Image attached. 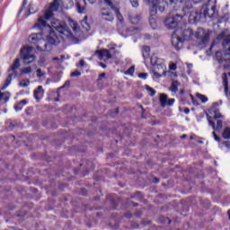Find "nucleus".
<instances>
[{"label":"nucleus","instance_id":"2eb2a0df","mask_svg":"<svg viewBox=\"0 0 230 230\" xmlns=\"http://www.w3.org/2000/svg\"><path fill=\"white\" fill-rule=\"evenodd\" d=\"M95 54L100 60H109V58H112V54H111V51H109V49L97 50Z\"/></svg>","mask_w":230,"mask_h":230},{"label":"nucleus","instance_id":"dca6fc26","mask_svg":"<svg viewBox=\"0 0 230 230\" xmlns=\"http://www.w3.org/2000/svg\"><path fill=\"white\" fill-rule=\"evenodd\" d=\"M42 32H39V33H32L31 36H29V42H31V44H39L40 42V40H43L42 39Z\"/></svg>","mask_w":230,"mask_h":230},{"label":"nucleus","instance_id":"a18cd8bd","mask_svg":"<svg viewBox=\"0 0 230 230\" xmlns=\"http://www.w3.org/2000/svg\"><path fill=\"white\" fill-rule=\"evenodd\" d=\"M105 78V73L99 75L98 80H103Z\"/></svg>","mask_w":230,"mask_h":230},{"label":"nucleus","instance_id":"052dcab7","mask_svg":"<svg viewBox=\"0 0 230 230\" xmlns=\"http://www.w3.org/2000/svg\"><path fill=\"white\" fill-rule=\"evenodd\" d=\"M216 55L218 57V55H220V51L216 52Z\"/></svg>","mask_w":230,"mask_h":230},{"label":"nucleus","instance_id":"4468645a","mask_svg":"<svg viewBox=\"0 0 230 230\" xmlns=\"http://www.w3.org/2000/svg\"><path fill=\"white\" fill-rule=\"evenodd\" d=\"M86 1H88V3H90V4H94L96 0H78L76 2V8H77V13H85V4H86ZM99 3L102 0H98Z\"/></svg>","mask_w":230,"mask_h":230},{"label":"nucleus","instance_id":"f3484780","mask_svg":"<svg viewBox=\"0 0 230 230\" xmlns=\"http://www.w3.org/2000/svg\"><path fill=\"white\" fill-rule=\"evenodd\" d=\"M33 96L35 100L38 102L41 100V98H44V88L42 86H38L36 90H34Z\"/></svg>","mask_w":230,"mask_h":230},{"label":"nucleus","instance_id":"cd10ccee","mask_svg":"<svg viewBox=\"0 0 230 230\" xmlns=\"http://www.w3.org/2000/svg\"><path fill=\"white\" fill-rule=\"evenodd\" d=\"M36 76H38V78H44V76H46V72H42V69L38 68L36 70Z\"/></svg>","mask_w":230,"mask_h":230},{"label":"nucleus","instance_id":"0eeeda50","mask_svg":"<svg viewBox=\"0 0 230 230\" xmlns=\"http://www.w3.org/2000/svg\"><path fill=\"white\" fill-rule=\"evenodd\" d=\"M19 67H21V59L16 58L13 63L11 68L9 69V75L6 78L3 86L1 87V91H4V89H7L10 84H12V78H17V75H19L17 69H19Z\"/></svg>","mask_w":230,"mask_h":230},{"label":"nucleus","instance_id":"393cba45","mask_svg":"<svg viewBox=\"0 0 230 230\" xmlns=\"http://www.w3.org/2000/svg\"><path fill=\"white\" fill-rule=\"evenodd\" d=\"M196 96L200 100L201 103H207L208 100V97L202 93H197Z\"/></svg>","mask_w":230,"mask_h":230},{"label":"nucleus","instance_id":"774afa93","mask_svg":"<svg viewBox=\"0 0 230 230\" xmlns=\"http://www.w3.org/2000/svg\"><path fill=\"white\" fill-rule=\"evenodd\" d=\"M134 206H135V207L137 206V203H135Z\"/></svg>","mask_w":230,"mask_h":230},{"label":"nucleus","instance_id":"f257e3e1","mask_svg":"<svg viewBox=\"0 0 230 230\" xmlns=\"http://www.w3.org/2000/svg\"><path fill=\"white\" fill-rule=\"evenodd\" d=\"M58 1L60 0H54L49 9L42 11L39 15L37 22L34 24V28L37 30H44V28H46L49 33L47 36V41L41 40L36 45L38 51H51L53 49V46L58 44V36H57L55 31L60 33V35L66 37V39H75V36L78 33V23L74 20H68L69 26L73 30V31H71L66 22L53 18V12H57V10H58V6H60Z\"/></svg>","mask_w":230,"mask_h":230},{"label":"nucleus","instance_id":"ddd939ff","mask_svg":"<svg viewBox=\"0 0 230 230\" xmlns=\"http://www.w3.org/2000/svg\"><path fill=\"white\" fill-rule=\"evenodd\" d=\"M106 6H109L116 14L117 19L119 21H123V15H121V13H119V8L116 7L114 5V3H112V0H103Z\"/></svg>","mask_w":230,"mask_h":230},{"label":"nucleus","instance_id":"338daca9","mask_svg":"<svg viewBox=\"0 0 230 230\" xmlns=\"http://www.w3.org/2000/svg\"><path fill=\"white\" fill-rule=\"evenodd\" d=\"M86 19H87V16H84V21H86Z\"/></svg>","mask_w":230,"mask_h":230},{"label":"nucleus","instance_id":"473e14b6","mask_svg":"<svg viewBox=\"0 0 230 230\" xmlns=\"http://www.w3.org/2000/svg\"><path fill=\"white\" fill-rule=\"evenodd\" d=\"M22 106L21 102H18L16 105H14V110L16 111V112H19V111H22Z\"/></svg>","mask_w":230,"mask_h":230},{"label":"nucleus","instance_id":"c03bdc74","mask_svg":"<svg viewBox=\"0 0 230 230\" xmlns=\"http://www.w3.org/2000/svg\"><path fill=\"white\" fill-rule=\"evenodd\" d=\"M223 145H224L226 148H228V150H229V148H230V141H225V142L223 143Z\"/></svg>","mask_w":230,"mask_h":230},{"label":"nucleus","instance_id":"c85d7f7f","mask_svg":"<svg viewBox=\"0 0 230 230\" xmlns=\"http://www.w3.org/2000/svg\"><path fill=\"white\" fill-rule=\"evenodd\" d=\"M20 87H28L30 85V79H23L19 84Z\"/></svg>","mask_w":230,"mask_h":230},{"label":"nucleus","instance_id":"8fccbe9b","mask_svg":"<svg viewBox=\"0 0 230 230\" xmlns=\"http://www.w3.org/2000/svg\"><path fill=\"white\" fill-rule=\"evenodd\" d=\"M226 21H227V19L226 18H221V20H218V23L222 24V22H226Z\"/></svg>","mask_w":230,"mask_h":230},{"label":"nucleus","instance_id":"09e8293b","mask_svg":"<svg viewBox=\"0 0 230 230\" xmlns=\"http://www.w3.org/2000/svg\"><path fill=\"white\" fill-rule=\"evenodd\" d=\"M20 103H22V105L24 107V105H28V101L22 100L20 102Z\"/></svg>","mask_w":230,"mask_h":230},{"label":"nucleus","instance_id":"a878e982","mask_svg":"<svg viewBox=\"0 0 230 230\" xmlns=\"http://www.w3.org/2000/svg\"><path fill=\"white\" fill-rule=\"evenodd\" d=\"M165 73L166 72H159V70L154 68L153 78H161L162 75H164Z\"/></svg>","mask_w":230,"mask_h":230},{"label":"nucleus","instance_id":"a19ab883","mask_svg":"<svg viewBox=\"0 0 230 230\" xmlns=\"http://www.w3.org/2000/svg\"><path fill=\"white\" fill-rule=\"evenodd\" d=\"M26 4H28V0H23L22 8L19 11V13L22 12V9L25 8Z\"/></svg>","mask_w":230,"mask_h":230},{"label":"nucleus","instance_id":"79ce46f5","mask_svg":"<svg viewBox=\"0 0 230 230\" xmlns=\"http://www.w3.org/2000/svg\"><path fill=\"white\" fill-rule=\"evenodd\" d=\"M80 75H82V73L78 72V71H75L72 72L70 76L75 77V76H80Z\"/></svg>","mask_w":230,"mask_h":230},{"label":"nucleus","instance_id":"423d86ee","mask_svg":"<svg viewBox=\"0 0 230 230\" xmlns=\"http://www.w3.org/2000/svg\"><path fill=\"white\" fill-rule=\"evenodd\" d=\"M182 12L184 16L189 15V22L190 24H197L202 19V13L193 9V5L190 2L185 3Z\"/></svg>","mask_w":230,"mask_h":230},{"label":"nucleus","instance_id":"4d7b16f0","mask_svg":"<svg viewBox=\"0 0 230 230\" xmlns=\"http://www.w3.org/2000/svg\"><path fill=\"white\" fill-rule=\"evenodd\" d=\"M193 139H195V135L190 136V140H193Z\"/></svg>","mask_w":230,"mask_h":230},{"label":"nucleus","instance_id":"5fc2aeb1","mask_svg":"<svg viewBox=\"0 0 230 230\" xmlns=\"http://www.w3.org/2000/svg\"><path fill=\"white\" fill-rule=\"evenodd\" d=\"M181 137V139H186V137H188V135H182Z\"/></svg>","mask_w":230,"mask_h":230},{"label":"nucleus","instance_id":"864d4df0","mask_svg":"<svg viewBox=\"0 0 230 230\" xmlns=\"http://www.w3.org/2000/svg\"><path fill=\"white\" fill-rule=\"evenodd\" d=\"M184 113H185V114H190V109L186 108V109L184 110Z\"/></svg>","mask_w":230,"mask_h":230},{"label":"nucleus","instance_id":"3c124183","mask_svg":"<svg viewBox=\"0 0 230 230\" xmlns=\"http://www.w3.org/2000/svg\"><path fill=\"white\" fill-rule=\"evenodd\" d=\"M99 66H101L102 67V69H105L107 67V65H105L103 63H99Z\"/></svg>","mask_w":230,"mask_h":230},{"label":"nucleus","instance_id":"e433bc0d","mask_svg":"<svg viewBox=\"0 0 230 230\" xmlns=\"http://www.w3.org/2000/svg\"><path fill=\"white\" fill-rule=\"evenodd\" d=\"M214 47H215V43H212V45L210 46L209 49L207 50V55L208 57H210V55H213V52L211 51V49H213Z\"/></svg>","mask_w":230,"mask_h":230},{"label":"nucleus","instance_id":"6e6552de","mask_svg":"<svg viewBox=\"0 0 230 230\" xmlns=\"http://www.w3.org/2000/svg\"><path fill=\"white\" fill-rule=\"evenodd\" d=\"M31 51H33V48L31 47H24L21 49V58L25 66H28L32 62H35L36 57L33 53H31Z\"/></svg>","mask_w":230,"mask_h":230},{"label":"nucleus","instance_id":"72a5a7b5","mask_svg":"<svg viewBox=\"0 0 230 230\" xmlns=\"http://www.w3.org/2000/svg\"><path fill=\"white\" fill-rule=\"evenodd\" d=\"M130 3L133 8H137V6H139V0H130Z\"/></svg>","mask_w":230,"mask_h":230},{"label":"nucleus","instance_id":"bb28decb","mask_svg":"<svg viewBox=\"0 0 230 230\" xmlns=\"http://www.w3.org/2000/svg\"><path fill=\"white\" fill-rule=\"evenodd\" d=\"M223 137L224 139H229L230 138V128H226L223 131Z\"/></svg>","mask_w":230,"mask_h":230},{"label":"nucleus","instance_id":"13d9d810","mask_svg":"<svg viewBox=\"0 0 230 230\" xmlns=\"http://www.w3.org/2000/svg\"><path fill=\"white\" fill-rule=\"evenodd\" d=\"M155 182L157 184V182H159V179L155 178Z\"/></svg>","mask_w":230,"mask_h":230},{"label":"nucleus","instance_id":"7ed1b4c3","mask_svg":"<svg viewBox=\"0 0 230 230\" xmlns=\"http://www.w3.org/2000/svg\"><path fill=\"white\" fill-rule=\"evenodd\" d=\"M193 39V30L185 29L182 31L176 30L172 35V44L177 51L182 49L184 40H191Z\"/></svg>","mask_w":230,"mask_h":230},{"label":"nucleus","instance_id":"1a4fd4ad","mask_svg":"<svg viewBox=\"0 0 230 230\" xmlns=\"http://www.w3.org/2000/svg\"><path fill=\"white\" fill-rule=\"evenodd\" d=\"M195 37L199 40V48H206V46H208V42H209V33L206 31V30L198 29V31L195 33Z\"/></svg>","mask_w":230,"mask_h":230},{"label":"nucleus","instance_id":"ea45409f","mask_svg":"<svg viewBox=\"0 0 230 230\" xmlns=\"http://www.w3.org/2000/svg\"><path fill=\"white\" fill-rule=\"evenodd\" d=\"M69 85H71V81L67 80L66 81V83L64 84L63 86H61L59 89H64L66 87H69Z\"/></svg>","mask_w":230,"mask_h":230},{"label":"nucleus","instance_id":"6ab92c4d","mask_svg":"<svg viewBox=\"0 0 230 230\" xmlns=\"http://www.w3.org/2000/svg\"><path fill=\"white\" fill-rule=\"evenodd\" d=\"M167 102H168V95H166V93H161L160 94L161 107H166Z\"/></svg>","mask_w":230,"mask_h":230},{"label":"nucleus","instance_id":"0e129e2a","mask_svg":"<svg viewBox=\"0 0 230 230\" xmlns=\"http://www.w3.org/2000/svg\"><path fill=\"white\" fill-rule=\"evenodd\" d=\"M116 112H117V113H119V111L118 110V108L116 109Z\"/></svg>","mask_w":230,"mask_h":230},{"label":"nucleus","instance_id":"69168bd1","mask_svg":"<svg viewBox=\"0 0 230 230\" xmlns=\"http://www.w3.org/2000/svg\"><path fill=\"white\" fill-rule=\"evenodd\" d=\"M66 60H69V56H66Z\"/></svg>","mask_w":230,"mask_h":230},{"label":"nucleus","instance_id":"9b49d317","mask_svg":"<svg viewBox=\"0 0 230 230\" xmlns=\"http://www.w3.org/2000/svg\"><path fill=\"white\" fill-rule=\"evenodd\" d=\"M150 60L152 66H155V71H159V73H166V63L164 62V59L153 56Z\"/></svg>","mask_w":230,"mask_h":230},{"label":"nucleus","instance_id":"f704fd0d","mask_svg":"<svg viewBox=\"0 0 230 230\" xmlns=\"http://www.w3.org/2000/svg\"><path fill=\"white\" fill-rule=\"evenodd\" d=\"M138 78H141L142 80H146V78H148V74L140 73V74H138Z\"/></svg>","mask_w":230,"mask_h":230},{"label":"nucleus","instance_id":"5701e85b","mask_svg":"<svg viewBox=\"0 0 230 230\" xmlns=\"http://www.w3.org/2000/svg\"><path fill=\"white\" fill-rule=\"evenodd\" d=\"M21 75H31V66L21 68Z\"/></svg>","mask_w":230,"mask_h":230},{"label":"nucleus","instance_id":"f03ea898","mask_svg":"<svg viewBox=\"0 0 230 230\" xmlns=\"http://www.w3.org/2000/svg\"><path fill=\"white\" fill-rule=\"evenodd\" d=\"M220 105H222V99L217 102H214L212 108L208 111V113H207L208 125L215 132H221L222 128L224 127V121L220 119L223 118L222 113H220V111L215 109V107H218Z\"/></svg>","mask_w":230,"mask_h":230},{"label":"nucleus","instance_id":"c756f323","mask_svg":"<svg viewBox=\"0 0 230 230\" xmlns=\"http://www.w3.org/2000/svg\"><path fill=\"white\" fill-rule=\"evenodd\" d=\"M84 66H87V63H85V60L80 59L79 63L76 64V67L79 69H82V67H84Z\"/></svg>","mask_w":230,"mask_h":230},{"label":"nucleus","instance_id":"37998d69","mask_svg":"<svg viewBox=\"0 0 230 230\" xmlns=\"http://www.w3.org/2000/svg\"><path fill=\"white\" fill-rule=\"evenodd\" d=\"M224 37H226V32H221L217 37V40H222V39H224Z\"/></svg>","mask_w":230,"mask_h":230},{"label":"nucleus","instance_id":"603ef678","mask_svg":"<svg viewBox=\"0 0 230 230\" xmlns=\"http://www.w3.org/2000/svg\"><path fill=\"white\" fill-rule=\"evenodd\" d=\"M52 60H53L54 62H55V61H59V62H60V57L54 58Z\"/></svg>","mask_w":230,"mask_h":230},{"label":"nucleus","instance_id":"20e7f679","mask_svg":"<svg viewBox=\"0 0 230 230\" xmlns=\"http://www.w3.org/2000/svg\"><path fill=\"white\" fill-rule=\"evenodd\" d=\"M185 3H193V4H200L205 3L203 5V17L205 19H213V17H218L217 13V0H185Z\"/></svg>","mask_w":230,"mask_h":230},{"label":"nucleus","instance_id":"de8ad7c7","mask_svg":"<svg viewBox=\"0 0 230 230\" xmlns=\"http://www.w3.org/2000/svg\"><path fill=\"white\" fill-rule=\"evenodd\" d=\"M64 60H66V56L64 55L59 56V62H64Z\"/></svg>","mask_w":230,"mask_h":230},{"label":"nucleus","instance_id":"aec40b11","mask_svg":"<svg viewBox=\"0 0 230 230\" xmlns=\"http://www.w3.org/2000/svg\"><path fill=\"white\" fill-rule=\"evenodd\" d=\"M129 21L131 24H137L139 21H141V15L140 14H136L133 16H129Z\"/></svg>","mask_w":230,"mask_h":230},{"label":"nucleus","instance_id":"2f4dec72","mask_svg":"<svg viewBox=\"0 0 230 230\" xmlns=\"http://www.w3.org/2000/svg\"><path fill=\"white\" fill-rule=\"evenodd\" d=\"M146 89L150 93H149L150 96H155V90H154L152 87L146 85Z\"/></svg>","mask_w":230,"mask_h":230},{"label":"nucleus","instance_id":"b1692460","mask_svg":"<svg viewBox=\"0 0 230 230\" xmlns=\"http://www.w3.org/2000/svg\"><path fill=\"white\" fill-rule=\"evenodd\" d=\"M0 100H4V102H8L10 100V93H0Z\"/></svg>","mask_w":230,"mask_h":230},{"label":"nucleus","instance_id":"39448f33","mask_svg":"<svg viewBox=\"0 0 230 230\" xmlns=\"http://www.w3.org/2000/svg\"><path fill=\"white\" fill-rule=\"evenodd\" d=\"M147 4L149 6V13L151 17L149 18V22L152 24L154 22V17L157 15V12L163 13L166 10V6H168V2L166 0H147Z\"/></svg>","mask_w":230,"mask_h":230},{"label":"nucleus","instance_id":"4be33fe9","mask_svg":"<svg viewBox=\"0 0 230 230\" xmlns=\"http://www.w3.org/2000/svg\"><path fill=\"white\" fill-rule=\"evenodd\" d=\"M37 12H39V7L31 3L29 4V15H33V13H37Z\"/></svg>","mask_w":230,"mask_h":230},{"label":"nucleus","instance_id":"a211bd4d","mask_svg":"<svg viewBox=\"0 0 230 230\" xmlns=\"http://www.w3.org/2000/svg\"><path fill=\"white\" fill-rule=\"evenodd\" d=\"M179 85H181V83H179V81L172 80L170 91L172 93H177V91H179Z\"/></svg>","mask_w":230,"mask_h":230},{"label":"nucleus","instance_id":"bf43d9fd","mask_svg":"<svg viewBox=\"0 0 230 230\" xmlns=\"http://www.w3.org/2000/svg\"><path fill=\"white\" fill-rule=\"evenodd\" d=\"M228 217H229V220H230V209L227 211Z\"/></svg>","mask_w":230,"mask_h":230},{"label":"nucleus","instance_id":"412c9836","mask_svg":"<svg viewBox=\"0 0 230 230\" xmlns=\"http://www.w3.org/2000/svg\"><path fill=\"white\" fill-rule=\"evenodd\" d=\"M142 57H143V58H148L150 57V47H148V46L143 47Z\"/></svg>","mask_w":230,"mask_h":230},{"label":"nucleus","instance_id":"49530a36","mask_svg":"<svg viewBox=\"0 0 230 230\" xmlns=\"http://www.w3.org/2000/svg\"><path fill=\"white\" fill-rule=\"evenodd\" d=\"M13 123L10 122L8 125V130H13Z\"/></svg>","mask_w":230,"mask_h":230},{"label":"nucleus","instance_id":"6e6d98bb","mask_svg":"<svg viewBox=\"0 0 230 230\" xmlns=\"http://www.w3.org/2000/svg\"><path fill=\"white\" fill-rule=\"evenodd\" d=\"M146 38L147 40H150V39H152V36H150V35H146Z\"/></svg>","mask_w":230,"mask_h":230},{"label":"nucleus","instance_id":"c9c22d12","mask_svg":"<svg viewBox=\"0 0 230 230\" xmlns=\"http://www.w3.org/2000/svg\"><path fill=\"white\" fill-rule=\"evenodd\" d=\"M212 136L214 137L215 141H217V143H220V137L217 136V132H213Z\"/></svg>","mask_w":230,"mask_h":230},{"label":"nucleus","instance_id":"58836bf2","mask_svg":"<svg viewBox=\"0 0 230 230\" xmlns=\"http://www.w3.org/2000/svg\"><path fill=\"white\" fill-rule=\"evenodd\" d=\"M173 103H175V99H169L166 105H168V107H172Z\"/></svg>","mask_w":230,"mask_h":230},{"label":"nucleus","instance_id":"9d476101","mask_svg":"<svg viewBox=\"0 0 230 230\" xmlns=\"http://www.w3.org/2000/svg\"><path fill=\"white\" fill-rule=\"evenodd\" d=\"M182 21V15L176 13L165 19L164 23L168 30H175L179 26V22Z\"/></svg>","mask_w":230,"mask_h":230},{"label":"nucleus","instance_id":"f8f14e48","mask_svg":"<svg viewBox=\"0 0 230 230\" xmlns=\"http://www.w3.org/2000/svg\"><path fill=\"white\" fill-rule=\"evenodd\" d=\"M100 17L102 21H107L108 22H112L114 21V14L107 8L101 9Z\"/></svg>","mask_w":230,"mask_h":230},{"label":"nucleus","instance_id":"680f3d73","mask_svg":"<svg viewBox=\"0 0 230 230\" xmlns=\"http://www.w3.org/2000/svg\"><path fill=\"white\" fill-rule=\"evenodd\" d=\"M180 93L181 94H184V90H181Z\"/></svg>","mask_w":230,"mask_h":230},{"label":"nucleus","instance_id":"7c9ffc66","mask_svg":"<svg viewBox=\"0 0 230 230\" xmlns=\"http://www.w3.org/2000/svg\"><path fill=\"white\" fill-rule=\"evenodd\" d=\"M134 71H136V68L134 66H130L126 72L125 75H129L132 76L134 75Z\"/></svg>","mask_w":230,"mask_h":230},{"label":"nucleus","instance_id":"4c0bfd02","mask_svg":"<svg viewBox=\"0 0 230 230\" xmlns=\"http://www.w3.org/2000/svg\"><path fill=\"white\" fill-rule=\"evenodd\" d=\"M169 69L171 71H175V69H177V65L174 63H172L171 65H169Z\"/></svg>","mask_w":230,"mask_h":230},{"label":"nucleus","instance_id":"e2e57ef3","mask_svg":"<svg viewBox=\"0 0 230 230\" xmlns=\"http://www.w3.org/2000/svg\"><path fill=\"white\" fill-rule=\"evenodd\" d=\"M190 67H193V65H191V64H190V65H189V68H190Z\"/></svg>","mask_w":230,"mask_h":230}]
</instances>
